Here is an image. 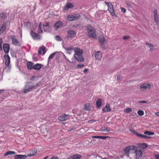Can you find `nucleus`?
Returning a JSON list of instances; mask_svg holds the SVG:
<instances>
[{
    "mask_svg": "<svg viewBox=\"0 0 159 159\" xmlns=\"http://www.w3.org/2000/svg\"><path fill=\"white\" fill-rule=\"evenodd\" d=\"M74 52V57L75 59L79 62H81L84 61V58L82 56L83 51L77 48H74L73 49Z\"/></svg>",
    "mask_w": 159,
    "mask_h": 159,
    "instance_id": "f257e3e1",
    "label": "nucleus"
},
{
    "mask_svg": "<svg viewBox=\"0 0 159 159\" xmlns=\"http://www.w3.org/2000/svg\"><path fill=\"white\" fill-rule=\"evenodd\" d=\"M88 32V36L90 38L96 39L97 37L96 34V30L91 25L89 24L86 26Z\"/></svg>",
    "mask_w": 159,
    "mask_h": 159,
    "instance_id": "f03ea898",
    "label": "nucleus"
},
{
    "mask_svg": "<svg viewBox=\"0 0 159 159\" xmlns=\"http://www.w3.org/2000/svg\"><path fill=\"white\" fill-rule=\"evenodd\" d=\"M34 86L32 82H27L24 88V93H27L31 91L33 89H34Z\"/></svg>",
    "mask_w": 159,
    "mask_h": 159,
    "instance_id": "7ed1b4c3",
    "label": "nucleus"
},
{
    "mask_svg": "<svg viewBox=\"0 0 159 159\" xmlns=\"http://www.w3.org/2000/svg\"><path fill=\"white\" fill-rule=\"evenodd\" d=\"M137 148L136 146L131 145L126 147L124 149V151L126 155H129L130 153H134V150Z\"/></svg>",
    "mask_w": 159,
    "mask_h": 159,
    "instance_id": "20e7f679",
    "label": "nucleus"
},
{
    "mask_svg": "<svg viewBox=\"0 0 159 159\" xmlns=\"http://www.w3.org/2000/svg\"><path fill=\"white\" fill-rule=\"evenodd\" d=\"M106 3L108 6V10L110 13L111 15L113 16L116 15L113 9V6L111 3L109 2H106Z\"/></svg>",
    "mask_w": 159,
    "mask_h": 159,
    "instance_id": "39448f33",
    "label": "nucleus"
},
{
    "mask_svg": "<svg viewBox=\"0 0 159 159\" xmlns=\"http://www.w3.org/2000/svg\"><path fill=\"white\" fill-rule=\"evenodd\" d=\"M76 35V33L75 31L72 30H69L67 32L66 38L71 39L74 37Z\"/></svg>",
    "mask_w": 159,
    "mask_h": 159,
    "instance_id": "423d86ee",
    "label": "nucleus"
},
{
    "mask_svg": "<svg viewBox=\"0 0 159 159\" xmlns=\"http://www.w3.org/2000/svg\"><path fill=\"white\" fill-rule=\"evenodd\" d=\"M98 40L100 45L103 48H105L104 43L106 42V40L104 37L102 35H100L98 38Z\"/></svg>",
    "mask_w": 159,
    "mask_h": 159,
    "instance_id": "0eeeda50",
    "label": "nucleus"
},
{
    "mask_svg": "<svg viewBox=\"0 0 159 159\" xmlns=\"http://www.w3.org/2000/svg\"><path fill=\"white\" fill-rule=\"evenodd\" d=\"M8 21H3L2 22V25L0 26V35L2 34L3 33L6 29L7 26V22Z\"/></svg>",
    "mask_w": 159,
    "mask_h": 159,
    "instance_id": "6e6552de",
    "label": "nucleus"
},
{
    "mask_svg": "<svg viewBox=\"0 0 159 159\" xmlns=\"http://www.w3.org/2000/svg\"><path fill=\"white\" fill-rule=\"evenodd\" d=\"M80 15L79 14H75L73 15H69L67 16V19L69 21H72L79 18Z\"/></svg>",
    "mask_w": 159,
    "mask_h": 159,
    "instance_id": "1a4fd4ad",
    "label": "nucleus"
},
{
    "mask_svg": "<svg viewBox=\"0 0 159 159\" xmlns=\"http://www.w3.org/2000/svg\"><path fill=\"white\" fill-rule=\"evenodd\" d=\"M136 148L135 150H134V152L136 153V159H139L141 158L142 156L143 152L142 151L139 150H137Z\"/></svg>",
    "mask_w": 159,
    "mask_h": 159,
    "instance_id": "9d476101",
    "label": "nucleus"
},
{
    "mask_svg": "<svg viewBox=\"0 0 159 159\" xmlns=\"http://www.w3.org/2000/svg\"><path fill=\"white\" fill-rule=\"evenodd\" d=\"M154 20L157 25H159L158 17L157 14V9H155L154 11Z\"/></svg>",
    "mask_w": 159,
    "mask_h": 159,
    "instance_id": "9b49d317",
    "label": "nucleus"
},
{
    "mask_svg": "<svg viewBox=\"0 0 159 159\" xmlns=\"http://www.w3.org/2000/svg\"><path fill=\"white\" fill-rule=\"evenodd\" d=\"M11 38L13 45L16 46H19L20 45V44L17 39L16 38L15 36L13 35H11Z\"/></svg>",
    "mask_w": 159,
    "mask_h": 159,
    "instance_id": "f8f14e48",
    "label": "nucleus"
},
{
    "mask_svg": "<svg viewBox=\"0 0 159 159\" xmlns=\"http://www.w3.org/2000/svg\"><path fill=\"white\" fill-rule=\"evenodd\" d=\"M30 34L32 37L34 39H40V35L34 32L33 30L31 31Z\"/></svg>",
    "mask_w": 159,
    "mask_h": 159,
    "instance_id": "ddd939ff",
    "label": "nucleus"
},
{
    "mask_svg": "<svg viewBox=\"0 0 159 159\" xmlns=\"http://www.w3.org/2000/svg\"><path fill=\"white\" fill-rule=\"evenodd\" d=\"M54 29L55 30H57L59 28H61L62 27V23L60 21L56 22L53 26Z\"/></svg>",
    "mask_w": 159,
    "mask_h": 159,
    "instance_id": "4468645a",
    "label": "nucleus"
},
{
    "mask_svg": "<svg viewBox=\"0 0 159 159\" xmlns=\"http://www.w3.org/2000/svg\"><path fill=\"white\" fill-rule=\"evenodd\" d=\"M7 16L4 12L0 13V21L2 22L5 21L7 19Z\"/></svg>",
    "mask_w": 159,
    "mask_h": 159,
    "instance_id": "2eb2a0df",
    "label": "nucleus"
},
{
    "mask_svg": "<svg viewBox=\"0 0 159 159\" xmlns=\"http://www.w3.org/2000/svg\"><path fill=\"white\" fill-rule=\"evenodd\" d=\"M68 115L65 114H63L59 116L58 119L59 121H63L66 120L68 119Z\"/></svg>",
    "mask_w": 159,
    "mask_h": 159,
    "instance_id": "dca6fc26",
    "label": "nucleus"
},
{
    "mask_svg": "<svg viewBox=\"0 0 159 159\" xmlns=\"http://www.w3.org/2000/svg\"><path fill=\"white\" fill-rule=\"evenodd\" d=\"M111 109L110 107V105L107 103L105 107L102 109V111L103 112H107L111 111Z\"/></svg>",
    "mask_w": 159,
    "mask_h": 159,
    "instance_id": "f3484780",
    "label": "nucleus"
},
{
    "mask_svg": "<svg viewBox=\"0 0 159 159\" xmlns=\"http://www.w3.org/2000/svg\"><path fill=\"white\" fill-rule=\"evenodd\" d=\"M74 7L73 4L70 2L67 3L66 5L64 7L63 11H66L68 10L69 8H71Z\"/></svg>",
    "mask_w": 159,
    "mask_h": 159,
    "instance_id": "a211bd4d",
    "label": "nucleus"
},
{
    "mask_svg": "<svg viewBox=\"0 0 159 159\" xmlns=\"http://www.w3.org/2000/svg\"><path fill=\"white\" fill-rule=\"evenodd\" d=\"M3 49L6 53H8L10 49V46L8 44L4 43L3 45Z\"/></svg>",
    "mask_w": 159,
    "mask_h": 159,
    "instance_id": "6ab92c4d",
    "label": "nucleus"
},
{
    "mask_svg": "<svg viewBox=\"0 0 159 159\" xmlns=\"http://www.w3.org/2000/svg\"><path fill=\"white\" fill-rule=\"evenodd\" d=\"M5 61V64L6 66H9L10 63V58L9 56L7 54H5L4 56Z\"/></svg>",
    "mask_w": 159,
    "mask_h": 159,
    "instance_id": "aec40b11",
    "label": "nucleus"
},
{
    "mask_svg": "<svg viewBox=\"0 0 159 159\" xmlns=\"http://www.w3.org/2000/svg\"><path fill=\"white\" fill-rule=\"evenodd\" d=\"M95 59L98 60H100L102 57V54L101 53L100 51H98L96 52L95 54Z\"/></svg>",
    "mask_w": 159,
    "mask_h": 159,
    "instance_id": "412c9836",
    "label": "nucleus"
},
{
    "mask_svg": "<svg viewBox=\"0 0 159 159\" xmlns=\"http://www.w3.org/2000/svg\"><path fill=\"white\" fill-rule=\"evenodd\" d=\"M14 159H25L26 156L25 155H17L14 156Z\"/></svg>",
    "mask_w": 159,
    "mask_h": 159,
    "instance_id": "4be33fe9",
    "label": "nucleus"
},
{
    "mask_svg": "<svg viewBox=\"0 0 159 159\" xmlns=\"http://www.w3.org/2000/svg\"><path fill=\"white\" fill-rule=\"evenodd\" d=\"M102 104V100L100 98H98L96 102V107L97 108H99L101 106Z\"/></svg>",
    "mask_w": 159,
    "mask_h": 159,
    "instance_id": "5701e85b",
    "label": "nucleus"
},
{
    "mask_svg": "<svg viewBox=\"0 0 159 159\" xmlns=\"http://www.w3.org/2000/svg\"><path fill=\"white\" fill-rule=\"evenodd\" d=\"M82 157V156L80 154H76L70 157L71 159H80Z\"/></svg>",
    "mask_w": 159,
    "mask_h": 159,
    "instance_id": "b1692460",
    "label": "nucleus"
},
{
    "mask_svg": "<svg viewBox=\"0 0 159 159\" xmlns=\"http://www.w3.org/2000/svg\"><path fill=\"white\" fill-rule=\"evenodd\" d=\"M27 68L28 69L30 70L33 69L34 63L31 62H28L27 63Z\"/></svg>",
    "mask_w": 159,
    "mask_h": 159,
    "instance_id": "393cba45",
    "label": "nucleus"
},
{
    "mask_svg": "<svg viewBox=\"0 0 159 159\" xmlns=\"http://www.w3.org/2000/svg\"><path fill=\"white\" fill-rule=\"evenodd\" d=\"M42 67V66L41 64L37 63L34 66L33 69L36 70H39Z\"/></svg>",
    "mask_w": 159,
    "mask_h": 159,
    "instance_id": "a878e982",
    "label": "nucleus"
},
{
    "mask_svg": "<svg viewBox=\"0 0 159 159\" xmlns=\"http://www.w3.org/2000/svg\"><path fill=\"white\" fill-rule=\"evenodd\" d=\"M138 146L142 149H144L148 146L147 144L145 143H139L138 144Z\"/></svg>",
    "mask_w": 159,
    "mask_h": 159,
    "instance_id": "bb28decb",
    "label": "nucleus"
},
{
    "mask_svg": "<svg viewBox=\"0 0 159 159\" xmlns=\"http://www.w3.org/2000/svg\"><path fill=\"white\" fill-rule=\"evenodd\" d=\"M92 138H99L100 139L102 140H105L107 138H109V137L107 136H93L92 137Z\"/></svg>",
    "mask_w": 159,
    "mask_h": 159,
    "instance_id": "cd10ccee",
    "label": "nucleus"
},
{
    "mask_svg": "<svg viewBox=\"0 0 159 159\" xmlns=\"http://www.w3.org/2000/svg\"><path fill=\"white\" fill-rule=\"evenodd\" d=\"M48 27L49 28V25L48 22H46L45 23V25H43V30L45 32H47L48 31V29H45V27Z\"/></svg>",
    "mask_w": 159,
    "mask_h": 159,
    "instance_id": "c85d7f7f",
    "label": "nucleus"
},
{
    "mask_svg": "<svg viewBox=\"0 0 159 159\" xmlns=\"http://www.w3.org/2000/svg\"><path fill=\"white\" fill-rule=\"evenodd\" d=\"M16 152L14 151H8L4 154V156H6L8 155H14L16 154Z\"/></svg>",
    "mask_w": 159,
    "mask_h": 159,
    "instance_id": "c756f323",
    "label": "nucleus"
},
{
    "mask_svg": "<svg viewBox=\"0 0 159 159\" xmlns=\"http://www.w3.org/2000/svg\"><path fill=\"white\" fill-rule=\"evenodd\" d=\"M57 52H54V53H52V54H51L49 56L48 59V64L49 61H50V59H52L54 57V55H55V54H56V53Z\"/></svg>",
    "mask_w": 159,
    "mask_h": 159,
    "instance_id": "7c9ffc66",
    "label": "nucleus"
},
{
    "mask_svg": "<svg viewBox=\"0 0 159 159\" xmlns=\"http://www.w3.org/2000/svg\"><path fill=\"white\" fill-rule=\"evenodd\" d=\"M138 136L139 137L144 138L145 139H149L151 138L150 137L146 135H143L141 134L138 135Z\"/></svg>",
    "mask_w": 159,
    "mask_h": 159,
    "instance_id": "2f4dec72",
    "label": "nucleus"
},
{
    "mask_svg": "<svg viewBox=\"0 0 159 159\" xmlns=\"http://www.w3.org/2000/svg\"><path fill=\"white\" fill-rule=\"evenodd\" d=\"M90 105L89 103H87L84 105V109L86 111H88L90 110Z\"/></svg>",
    "mask_w": 159,
    "mask_h": 159,
    "instance_id": "473e14b6",
    "label": "nucleus"
},
{
    "mask_svg": "<svg viewBox=\"0 0 159 159\" xmlns=\"http://www.w3.org/2000/svg\"><path fill=\"white\" fill-rule=\"evenodd\" d=\"M140 89L142 91H144L147 89V88L146 86V84L141 85L140 86Z\"/></svg>",
    "mask_w": 159,
    "mask_h": 159,
    "instance_id": "72a5a7b5",
    "label": "nucleus"
},
{
    "mask_svg": "<svg viewBox=\"0 0 159 159\" xmlns=\"http://www.w3.org/2000/svg\"><path fill=\"white\" fill-rule=\"evenodd\" d=\"M144 133V134L148 135H154V133L153 132L148 131H145Z\"/></svg>",
    "mask_w": 159,
    "mask_h": 159,
    "instance_id": "f704fd0d",
    "label": "nucleus"
},
{
    "mask_svg": "<svg viewBox=\"0 0 159 159\" xmlns=\"http://www.w3.org/2000/svg\"><path fill=\"white\" fill-rule=\"evenodd\" d=\"M63 47L65 50L68 51H71L72 50H73V49H74L73 47L72 46H70L68 48H66L63 46Z\"/></svg>",
    "mask_w": 159,
    "mask_h": 159,
    "instance_id": "c9c22d12",
    "label": "nucleus"
},
{
    "mask_svg": "<svg viewBox=\"0 0 159 159\" xmlns=\"http://www.w3.org/2000/svg\"><path fill=\"white\" fill-rule=\"evenodd\" d=\"M133 134H135L137 137H138V135L140 134L139 133L137 132L136 131H135V130L131 129L129 130Z\"/></svg>",
    "mask_w": 159,
    "mask_h": 159,
    "instance_id": "e433bc0d",
    "label": "nucleus"
},
{
    "mask_svg": "<svg viewBox=\"0 0 159 159\" xmlns=\"http://www.w3.org/2000/svg\"><path fill=\"white\" fill-rule=\"evenodd\" d=\"M37 151L35 150L34 151V152H33L32 153H31L30 154H28L26 156V157H27L34 156L35 154H36L37 153Z\"/></svg>",
    "mask_w": 159,
    "mask_h": 159,
    "instance_id": "4c0bfd02",
    "label": "nucleus"
},
{
    "mask_svg": "<svg viewBox=\"0 0 159 159\" xmlns=\"http://www.w3.org/2000/svg\"><path fill=\"white\" fill-rule=\"evenodd\" d=\"M39 49L41 51H43V54H44L46 52V51H45L46 48L44 46H42L41 47L39 48Z\"/></svg>",
    "mask_w": 159,
    "mask_h": 159,
    "instance_id": "58836bf2",
    "label": "nucleus"
},
{
    "mask_svg": "<svg viewBox=\"0 0 159 159\" xmlns=\"http://www.w3.org/2000/svg\"><path fill=\"white\" fill-rule=\"evenodd\" d=\"M38 55V54H34L33 55L32 57L33 60L34 61H36L38 60V59L37 57Z\"/></svg>",
    "mask_w": 159,
    "mask_h": 159,
    "instance_id": "ea45409f",
    "label": "nucleus"
},
{
    "mask_svg": "<svg viewBox=\"0 0 159 159\" xmlns=\"http://www.w3.org/2000/svg\"><path fill=\"white\" fill-rule=\"evenodd\" d=\"M145 44L146 45H148V47L149 48H151L150 49V50H152L153 49V45L151 43H145Z\"/></svg>",
    "mask_w": 159,
    "mask_h": 159,
    "instance_id": "a19ab883",
    "label": "nucleus"
},
{
    "mask_svg": "<svg viewBox=\"0 0 159 159\" xmlns=\"http://www.w3.org/2000/svg\"><path fill=\"white\" fill-rule=\"evenodd\" d=\"M54 38L56 40L58 41H60L62 40L60 36L58 35H55L54 36Z\"/></svg>",
    "mask_w": 159,
    "mask_h": 159,
    "instance_id": "79ce46f5",
    "label": "nucleus"
},
{
    "mask_svg": "<svg viewBox=\"0 0 159 159\" xmlns=\"http://www.w3.org/2000/svg\"><path fill=\"white\" fill-rule=\"evenodd\" d=\"M132 109L131 108H129L124 110V112L126 113H129L131 111Z\"/></svg>",
    "mask_w": 159,
    "mask_h": 159,
    "instance_id": "37998d69",
    "label": "nucleus"
},
{
    "mask_svg": "<svg viewBox=\"0 0 159 159\" xmlns=\"http://www.w3.org/2000/svg\"><path fill=\"white\" fill-rule=\"evenodd\" d=\"M138 114L140 116H142L144 115V112L143 111L140 110L138 111Z\"/></svg>",
    "mask_w": 159,
    "mask_h": 159,
    "instance_id": "c03bdc74",
    "label": "nucleus"
},
{
    "mask_svg": "<svg viewBox=\"0 0 159 159\" xmlns=\"http://www.w3.org/2000/svg\"><path fill=\"white\" fill-rule=\"evenodd\" d=\"M101 131H106V132H110L111 131L110 130L107 129V128L105 127H103L101 128Z\"/></svg>",
    "mask_w": 159,
    "mask_h": 159,
    "instance_id": "a18cd8bd",
    "label": "nucleus"
},
{
    "mask_svg": "<svg viewBox=\"0 0 159 159\" xmlns=\"http://www.w3.org/2000/svg\"><path fill=\"white\" fill-rule=\"evenodd\" d=\"M11 66L10 65H9L6 67L5 69L7 71H9L11 70Z\"/></svg>",
    "mask_w": 159,
    "mask_h": 159,
    "instance_id": "49530a36",
    "label": "nucleus"
},
{
    "mask_svg": "<svg viewBox=\"0 0 159 159\" xmlns=\"http://www.w3.org/2000/svg\"><path fill=\"white\" fill-rule=\"evenodd\" d=\"M84 65L83 64L80 65V64H78L77 66H76V68L77 69H81L82 68V67H84Z\"/></svg>",
    "mask_w": 159,
    "mask_h": 159,
    "instance_id": "de8ad7c7",
    "label": "nucleus"
},
{
    "mask_svg": "<svg viewBox=\"0 0 159 159\" xmlns=\"http://www.w3.org/2000/svg\"><path fill=\"white\" fill-rule=\"evenodd\" d=\"M38 32L39 33H43V31L41 27V26H39V27L38 29Z\"/></svg>",
    "mask_w": 159,
    "mask_h": 159,
    "instance_id": "09e8293b",
    "label": "nucleus"
},
{
    "mask_svg": "<svg viewBox=\"0 0 159 159\" xmlns=\"http://www.w3.org/2000/svg\"><path fill=\"white\" fill-rule=\"evenodd\" d=\"M146 86L147 88V89H150L151 88V84H146Z\"/></svg>",
    "mask_w": 159,
    "mask_h": 159,
    "instance_id": "8fccbe9b",
    "label": "nucleus"
},
{
    "mask_svg": "<svg viewBox=\"0 0 159 159\" xmlns=\"http://www.w3.org/2000/svg\"><path fill=\"white\" fill-rule=\"evenodd\" d=\"M138 102L139 103H148V102L147 101H139Z\"/></svg>",
    "mask_w": 159,
    "mask_h": 159,
    "instance_id": "3c124183",
    "label": "nucleus"
},
{
    "mask_svg": "<svg viewBox=\"0 0 159 159\" xmlns=\"http://www.w3.org/2000/svg\"><path fill=\"white\" fill-rule=\"evenodd\" d=\"M155 159H159V154H156L154 155Z\"/></svg>",
    "mask_w": 159,
    "mask_h": 159,
    "instance_id": "603ef678",
    "label": "nucleus"
},
{
    "mask_svg": "<svg viewBox=\"0 0 159 159\" xmlns=\"http://www.w3.org/2000/svg\"><path fill=\"white\" fill-rule=\"evenodd\" d=\"M121 11L123 13H125L126 12V10L123 7H121Z\"/></svg>",
    "mask_w": 159,
    "mask_h": 159,
    "instance_id": "864d4df0",
    "label": "nucleus"
},
{
    "mask_svg": "<svg viewBox=\"0 0 159 159\" xmlns=\"http://www.w3.org/2000/svg\"><path fill=\"white\" fill-rule=\"evenodd\" d=\"M131 116H135L137 115V114L136 112H133L131 114H130Z\"/></svg>",
    "mask_w": 159,
    "mask_h": 159,
    "instance_id": "5fc2aeb1",
    "label": "nucleus"
},
{
    "mask_svg": "<svg viewBox=\"0 0 159 159\" xmlns=\"http://www.w3.org/2000/svg\"><path fill=\"white\" fill-rule=\"evenodd\" d=\"M130 38V37L129 36H125L123 37V39L125 40H126L128 39H129Z\"/></svg>",
    "mask_w": 159,
    "mask_h": 159,
    "instance_id": "6e6d98bb",
    "label": "nucleus"
},
{
    "mask_svg": "<svg viewBox=\"0 0 159 159\" xmlns=\"http://www.w3.org/2000/svg\"><path fill=\"white\" fill-rule=\"evenodd\" d=\"M41 84V82H40L38 83L35 86H34V88L39 86Z\"/></svg>",
    "mask_w": 159,
    "mask_h": 159,
    "instance_id": "4d7b16f0",
    "label": "nucleus"
},
{
    "mask_svg": "<svg viewBox=\"0 0 159 159\" xmlns=\"http://www.w3.org/2000/svg\"><path fill=\"white\" fill-rule=\"evenodd\" d=\"M36 76L34 75L32 76L30 78V80H34V79L36 77Z\"/></svg>",
    "mask_w": 159,
    "mask_h": 159,
    "instance_id": "13d9d810",
    "label": "nucleus"
},
{
    "mask_svg": "<svg viewBox=\"0 0 159 159\" xmlns=\"http://www.w3.org/2000/svg\"><path fill=\"white\" fill-rule=\"evenodd\" d=\"M40 2L41 3H44L46 2V0H40Z\"/></svg>",
    "mask_w": 159,
    "mask_h": 159,
    "instance_id": "bf43d9fd",
    "label": "nucleus"
},
{
    "mask_svg": "<svg viewBox=\"0 0 159 159\" xmlns=\"http://www.w3.org/2000/svg\"><path fill=\"white\" fill-rule=\"evenodd\" d=\"M51 159H58V158L57 156H53L51 158Z\"/></svg>",
    "mask_w": 159,
    "mask_h": 159,
    "instance_id": "052dcab7",
    "label": "nucleus"
},
{
    "mask_svg": "<svg viewBox=\"0 0 159 159\" xmlns=\"http://www.w3.org/2000/svg\"><path fill=\"white\" fill-rule=\"evenodd\" d=\"M88 71V69L87 68L85 69L83 71V72L84 73H85L87 72Z\"/></svg>",
    "mask_w": 159,
    "mask_h": 159,
    "instance_id": "680f3d73",
    "label": "nucleus"
},
{
    "mask_svg": "<svg viewBox=\"0 0 159 159\" xmlns=\"http://www.w3.org/2000/svg\"><path fill=\"white\" fill-rule=\"evenodd\" d=\"M38 54H39L41 55L42 54V52L40 50H38Z\"/></svg>",
    "mask_w": 159,
    "mask_h": 159,
    "instance_id": "e2e57ef3",
    "label": "nucleus"
},
{
    "mask_svg": "<svg viewBox=\"0 0 159 159\" xmlns=\"http://www.w3.org/2000/svg\"><path fill=\"white\" fill-rule=\"evenodd\" d=\"M121 77L120 75H118L117 77V79L118 80H120Z\"/></svg>",
    "mask_w": 159,
    "mask_h": 159,
    "instance_id": "0e129e2a",
    "label": "nucleus"
},
{
    "mask_svg": "<svg viewBox=\"0 0 159 159\" xmlns=\"http://www.w3.org/2000/svg\"><path fill=\"white\" fill-rule=\"evenodd\" d=\"M4 91V89H1L0 90V95Z\"/></svg>",
    "mask_w": 159,
    "mask_h": 159,
    "instance_id": "69168bd1",
    "label": "nucleus"
},
{
    "mask_svg": "<svg viewBox=\"0 0 159 159\" xmlns=\"http://www.w3.org/2000/svg\"><path fill=\"white\" fill-rule=\"evenodd\" d=\"M155 114L156 115L158 116H159V112H157L155 113Z\"/></svg>",
    "mask_w": 159,
    "mask_h": 159,
    "instance_id": "338daca9",
    "label": "nucleus"
},
{
    "mask_svg": "<svg viewBox=\"0 0 159 159\" xmlns=\"http://www.w3.org/2000/svg\"><path fill=\"white\" fill-rule=\"evenodd\" d=\"M3 42L2 40V39L0 38V43L2 44Z\"/></svg>",
    "mask_w": 159,
    "mask_h": 159,
    "instance_id": "774afa93",
    "label": "nucleus"
}]
</instances>
